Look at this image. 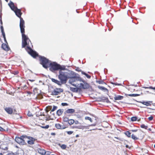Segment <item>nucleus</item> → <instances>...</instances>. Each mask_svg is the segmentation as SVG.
<instances>
[{
  "instance_id": "32",
  "label": "nucleus",
  "mask_w": 155,
  "mask_h": 155,
  "mask_svg": "<svg viewBox=\"0 0 155 155\" xmlns=\"http://www.w3.org/2000/svg\"><path fill=\"white\" fill-rule=\"evenodd\" d=\"M141 127L144 128L146 129H148V127L146 126H145L144 124H142L141 125Z\"/></svg>"
},
{
  "instance_id": "53",
  "label": "nucleus",
  "mask_w": 155,
  "mask_h": 155,
  "mask_svg": "<svg viewBox=\"0 0 155 155\" xmlns=\"http://www.w3.org/2000/svg\"><path fill=\"white\" fill-rule=\"evenodd\" d=\"M126 147H127V148H130L129 146L128 145H126Z\"/></svg>"
},
{
  "instance_id": "64",
  "label": "nucleus",
  "mask_w": 155,
  "mask_h": 155,
  "mask_svg": "<svg viewBox=\"0 0 155 155\" xmlns=\"http://www.w3.org/2000/svg\"><path fill=\"white\" fill-rule=\"evenodd\" d=\"M7 2H8V0H5Z\"/></svg>"
},
{
  "instance_id": "55",
  "label": "nucleus",
  "mask_w": 155,
  "mask_h": 155,
  "mask_svg": "<svg viewBox=\"0 0 155 155\" xmlns=\"http://www.w3.org/2000/svg\"><path fill=\"white\" fill-rule=\"evenodd\" d=\"M40 116H45V115H44V114H43V115H42V114H40Z\"/></svg>"
},
{
  "instance_id": "58",
  "label": "nucleus",
  "mask_w": 155,
  "mask_h": 155,
  "mask_svg": "<svg viewBox=\"0 0 155 155\" xmlns=\"http://www.w3.org/2000/svg\"><path fill=\"white\" fill-rule=\"evenodd\" d=\"M140 107H144V106H140Z\"/></svg>"
},
{
  "instance_id": "34",
  "label": "nucleus",
  "mask_w": 155,
  "mask_h": 155,
  "mask_svg": "<svg viewBox=\"0 0 155 155\" xmlns=\"http://www.w3.org/2000/svg\"><path fill=\"white\" fill-rule=\"evenodd\" d=\"M97 82L100 84H105L104 82L102 80L97 81Z\"/></svg>"
},
{
  "instance_id": "48",
  "label": "nucleus",
  "mask_w": 155,
  "mask_h": 155,
  "mask_svg": "<svg viewBox=\"0 0 155 155\" xmlns=\"http://www.w3.org/2000/svg\"><path fill=\"white\" fill-rule=\"evenodd\" d=\"M3 38H4V41L6 42V43L7 44H8L7 42V41H6V38H5V37H3Z\"/></svg>"
},
{
  "instance_id": "26",
  "label": "nucleus",
  "mask_w": 155,
  "mask_h": 155,
  "mask_svg": "<svg viewBox=\"0 0 155 155\" xmlns=\"http://www.w3.org/2000/svg\"><path fill=\"white\" fill-rule=\"evenodd\" d=\"M98 87L99 89H101L102 90H107V88H106L105 87H104L98 86Z\"/></svg>"
},
{
  "instance_id": "42",
  "label": "nucleus",
  "mask_w": 155,
  "mask_h": 155,
  "mask_svg": "<svg viewBox=\"0 0 155 155\" xmlns=\"http://www.w3.org/2000/svg\"><path fill=\"white\" fill-rule=\"evenodd\" d=\"M137 131V130H130V131L132 132H136Z\"/></svg>"
},
{
  "instance_id": "54",
  "label": "nucleus",
  "mask_w": 155,
  "mask_h": 155,
  "mask_svg": "<svg viewBox=\"0 0 155 155\" xmlns=\"http://www.w3.org/2000/svg\"><path fill=\"white\" fill-rule=\"evenodd\" d=\"M29 80L31 81H32V82L34 81H35L34 80Z\"/></svg>"
},
{
  "instance_id": "10",
  "label": "nucleus",
  "mask_w": 155,
  "mask_h": 155,
  "mask_svg": "<svg viewBox=\"0 0 155 155\" xmlns=\"http://www.w3.org/2000/svg\"><path fill=\"white\" fill-rule=\"evenodd\" d=\"M27 138L29 139V140L27 141L28 143L30 145L34 144L35 141L36 140L35 139L30 137H27Z\"/></svg>"
},
{
  "instance_id": "38",
  "label": "nucleus",
  "mask_w": 155,
  "mask_h": 155,
  "mask_svg": "<svg viewBox=\"0 0 155 155\" xmlns=\"http://www.w3.org/2000/svg\"><path fill=\"white\" fill-rule=\"evenodd\" d=\"M67 133L69 135L73 133V131H66Z\"/></svg>"
},
{
  "instance_id": "49",
  "label": "nucleus",
  "mask_w": 155,
  "mask_h": 155,
  "mask_svg": "<svg viewBox=\"0 0 155 155\" xmlns=\"http://www.w3.org/2000/svg\"><path fill=\"white\" fill-rule=\"evenodd\" d=\"M76 70L78 71L82 72V71L79 68H77V69H76Z\"/></svg>"
},
{
  "instance_id": "9",
  "label": "nucleus",
  "mask_w": 155,
  "mask_h": 155,
  "mask_svg": "<svg viewBox=\"0 0 155 155\" xmlns=\"http://www.w3.org/2000/svg\"><path fill=\"white\" fill-rule=\"evenodd\" d=\"M67 78H70L74 77L75 75H76V74L73 71H68L67 72Z\"/></svg>"
},
{
  "instance_id": "35",
  "label": "nucleus",
  "mask_w": 155,
  "mask_h": 155,
  "mask_svg": "<svg viewBox=\"0 0 155 155\" xmlns=\"http://www.w3.org/2000/svg\"><path fill=\"white\" fill-rule=\"evenodd\" d=\"M61 147L62 149H65L66 148V146L65 144H62Z\"/></svg>"
},
{
  "instance_id": "59",
  "label": "nucleus",
  "mask_w": 155,
  "mask_h": 155,
  "mask_svg": "<svg viewBox=\"0 0 155 155\" xmlns=\"http://www.w3.org/2000/svg\"><path fill=\"white\" fill-rule=\"evenodd\" d=\"M6 155H12V154L11 153H10V154H7Z\"/></svg>"
},
{
  "instance_id": "27",
  "label": "nucleus",
  "mask_w": 155,
  "mask_h": 155,
  "mask_svg": "<svg viewBox=\"0 0 155 155\" xmlns=\"http://www.w3.org/2000/svg\"><path fill=\"white\" fill-rule=\"evenodd\" d=\"M131 138L134 140H137L138 139V138L135 137L133 134H132L131 135Z\"/></svg>"
},
{
  "instance_id": "20",
  "label": "nucleus",
  "mask_w": 155,
  "mask_h": 155,
  "mask_svg": "<svg viewBox=\"0 0 155 155\" xmlns=\"http://www.w3.org/2000/svg\"><path fill=\"white\" fill-rule=\"evenodd\" d=\"M123 97L120 95H118L114 97V99L115 100H120L122 99Z\"/></svg>"
},
{
  "instance_id": "28",
  "label": "nucleus",
  "mask_w": 155,
  "mask_h": 155,
  "mask_svg": "<svg viewBox=\"0 0 155 155\" xmlns=\"http://www.w3.org/2000/svg\"><path fill=\"white\" fill-rule=\"evenodd\" d=\"M131 121H134L137 120V118L136 117H133L131 118Z\"/></svg>"
},
{
  "instance_id": "57",
  "label": "nucleus",
  "mask_w": 155,
  "mask_h": 155,
  "mask_svg": "<svg viewBox=\"0 0 155 155\" xmlns=\"http://www.w3.org/2000/svg\"><path fill=\"white\" fill-rule=\"evenodd\" d=\"M46 120H49V119L48 118H47L46 119Z\"/></svg>"
},
{
  "instance_id": "12",
  "label": "nucleus",
  "mask_w": 155,
  "mask_h": 155,
  "mask_svg": "<svg viewBox=\"0 0 155 155\" xmlns=\"http://www.w3.org/2000/svg\"><path fill=\"white\" fill-rule=\"evenodd\" d=\"M2 48L3 49L6 51H8L9 49V48L8 45V44H7L6 43H3L2 45Z\"/></svg>"
},
{
  "instance_id": "17",
  "label": "nucleus",
  "mask_w": 155,
  "mask_h": 155,
  "mask_svg": "<svg viewBox=\"0 0 155 155\" xmlns=\"http://www.w3.org/2000/svg\"><path fill=\"white\" fill-rule=\"evenodd\" d=\"M5 110L9 114H11L13 113L12 109L10 107L6 108H5Z\"/></svg>"
},
{
  "instance_id": "3",
  "label": "nucleus",
  "mask_w": 155,
  "mask_h": 155,
  "mask_svg": "<svg viewBox=\"0 0 155 155\" xmlns=\"http://www.w3.org/2000/svg\"><path fill=\"white\" fill-rule=\"evenodd\" d=\"M65 70H60L59 71V74L58 78L62 83H65L67 80V72H64ZM65 70H67L66 68Z\"/></svg>"
},
{
  "instance_id": "39",
  "label": "nucleus",
  "mask_w": 155,
  "mask_h": 155,
  "mask_svg": "<svg viewBox=\"0 0 155 155\" xmlns=\"http://www.w3.org/2000/svg\"><path fill=\"white\" fill-rule=\"evenodd\" d=\"M27 115L28 116H29V117H31V116H32V115L31 113L29 111Z\"/></svg>"
},
{
  "instance_id": "47",
  "label": "nucleus",
  "mask_w": 155,
  "mask_h": 155,
  "mask_svg": "<svg viewBox=\"0 0 155 155\" xmlns=\"http://www.w3.org/2000/svg\"><path fill=\"white\" fill-rule=\"evenodd\" d=\"M1 32L4 31V28H3V27L2 26H1Z\"/></svg>"
},
{
  "instance_id": "62",
  "label": "nucleus",
  "mask_w": 155,
  "mask_h": 155,
  "mask_svg": "<svg viewBox=\"0 0 155 155\" xmlns=\"http://www.w3.org/2000/svg\"><path fill=\"white\" fill-rule=\"evenodd\" d=\"M0 155H2V153H0Z\"/></svg>"
},
{
  "instance_id": "50",
  "label": "nucleus",
  "mask_w": 155,
  "mask_h": 155,
  "mask_svg": "<svg viewBox=\"0 0 155 155\" xmlns=\"http://www.w3.org/2000/svg\"><path fill=\"white\" fill-rule=\"evenodd\" d=\"M74 123H75V124H79V122H78V121L77 120H76V121H74Z\"/></svg>"
},
{
  "instance_id": "23",
  "label": "nucleus",
  "mask_w": 155,
  "mask_h": 155,
  "mask_svg": "<svg viewBox=\"0 0 155 155\" xmlns=\"http://www.w3.org/2000/svg\"><path fill=\"white\" fill-rule=\"evenodd\" d=\"M81 73L83 74H84V75H85L88 78H90L91 77V76L90 75H89L88 74H87L85 73L84 72V71H82L81 72Z\"/></svg>"
},
{
  "instance_id": "6",
  "label": "nucleus",
  "mask_w": 155,
  "mask_h": 155,
  "mask_svg": "<svg viewBox=\"0 0 155 155\" xmlns=\"http://www.w3.org/2000/svg\"><path fill=\"white\" fill-rule=\"evenodd\" d=\"M27 139V137L22 136L20 137H16L15 141L21 145H24L25 143V141Z\"/></svg>"
},
{
  "instance_id": "31",
  "label": "nucleus",
  "mask_w": 155,
  "mask_h": 155,
  "mask_svg": "<svg viewBox=\"0 0 155 155\" xmlns=\"http://www.w3.org/2000/svg\"><path fill=\"white\" fill-rule=\"evenodd\" d=\"M69 120L68 118L66 117H64L63 118V120L65 122H68Z\"/></svg>"
},
{
  "instance_id": "25",
  "label": "nucleus",
  "mask_w": 155,
  "mask_h": 155,
  "mask_svg": "<svg viewBox=\"0 0 155 155\" xmlns=\"http://www.w3.org/2000/svg\"><path fill=\"white\" fill-rule=\"evenodd\" d=\"M74 121L73 120H70L68 121V123L70 125H72L74 124Z\"/></svg>"
},
{
  "instance_id": "51",
  "label": "nucleus",
  "mask_w": 155,
  "mask_h": 155,
  "mask_svg": "<svg viewBox=\"0 0 155 155\" xmlns=\"http://www.w3.org/2000/svg\"><path fill=\"white\" fill-rule=\"evenodd\" d=\"M13 114H17V111L15 110H14V111L13 112Z\"/></svg>"
},
{
  "instance_id": "19",
  "label": "nucleus",
  "mask_w": 155,
  "mask_h": 155,
  "mask_svg": "<svg viewBox=\"0 0 155 155\" xmlns=\"http://www.w3.org/2000/svg\"><path fill=\"white\" fill-rule=\"evenodd\" d=\"M63 109H59L57 111V114L59 116H60L63 112Z\"/></svg>"
},
{
  "instance_id": "22",
  "label": "nucleus",
  "mask_w": 155,
  "mask_h": 155,
  "mask_svg": "<svg viewBox=\"0 0 155 155\" xmlns=\"http://www.w3.org/2000/svg\"><path fill=\"white\" fill-rule=\"evenodd\" d=\"M52 106H48L46 108V111L47 113H48L49 110H51Z\"/></svg>"
},
{
  "instance_id": "1",
  "label": "nucleus",
  "mask_w": 155,
  "mask_h": 155,
  "mask_svg": "<svg viewBox=\"0 0 155 155\" xmlns=\"http://www.w3.org/2000/svg\"><path fill=\"white\" fill-rule=\"evenodd\" d=\"M25 22L23 18H21L20 19V27L22 37V48H24L27 46L26 50L28 53L33 58H35L38 55L37 52L33 50L30 47L29 43L31 44V42L25 34Z\"/></svg>"
},
{
  "instance_id": "8",
  "label": "nucleus",
  "mask_w": 155,
  "mask_h": 155,
  "mask_svg": "<svg viewBox=\"0 0 155 155\" xmlns=\"http://www.w3.org/2000/svg\"><path fill=\"white\" fill-rule=\"evenodd\" d=\"M63 91V90L61 88H56L52 92V94L54 95H57L59 93L62 92Z\"/></svg>"
},
{
  "instance_id": "14",
  "label": "nucleus",
  "mask_w": 155,
  "mask_h": 155,
  "mask_svg": "<svg viewBox=\"0 0 155 155\" xmlns=\"http://www.w3.org/2000/svg\"><path fill=\"white\" fill-rule=\"evenodd\" d=\"M75 110L74 109H69L67 110L65 112V113L72 114L75 112Z\"/></svg>"
},
{
  "instance_id": "29",
  "label": "nucleus",
  "mask_w": 155,
  "mask_h": 155,
  "mask_svg": "<svg viewBox=\"0 0 155 155\" xmlns=\"http://www.w3.org/2000/svg\"><path fill=\"white\" fill-rule=\"evenodd\" d=\"M128 95L130 96L131 97H137L139 95V94H129Z\"/></svg>"
},
{
  "instance_id": "24",
  "label": "nucleus",
  "mask_w": 155,
  "mask_h": 155,
  "mask_svg": "<svg viewBox=\"0 0 155 155\" xmlns=\"http://www.w3.org/2000/svg\"><path fill=\"white\" fill-rule=\"evenodd\" d=\"M125 134L128 137H130L131 136V133L129 131H127L125 133Z\"/></svg>"
},
{
  "instance_id": "40",
  "label": "nucleus",
  "mask_w": 155,
  "mask_h": 155,
  "mask_svg": "<svg viewBox=\"0 0 155 155\" xmlns=\"http://www.w3.org/2000/svg\"><path fill=\"white\" fill-rule=\"evenodd\" d=\"M115 139H118V140H120V138L117 137H114V139H113V140L115 141H117L116 140H115Z\"/></svg>"
},
{
  "instance_id": "7",
  "label": "nucleus",
  "mask_w": 155,
  "mask_h": 155,
  "mask_svg": "<svg viewBox=\"0 0 155 155\" xmlns=\"http://www.w3.org/2000/svg\"><path fill=\"white\" fill-rule=\"evenodd\" d=\"M81 81H82L83 84L80 83L78 87H79L80 88L84 89H87L89 88V85L88 84L82 80Z\"/></svg>"
},
{
  "instance_id": "36",
  "label": "nucleus",
  "mask_w": 155,
  "mask_h": 155,
  "mask_svg": "<svg viewBox=\"0 0 155 155\" xmlns=\"http://www.w3.org/2000/svg\"><path fill=\"white\" fill-rule=\"evenodd\" d=\"M49 127V126L48 125H47L45 126H41V128L45 129H48V128Z\"/></svg>"
},
{
  "instance_id": "33",
  "label": "nucleus",
  "mask_w": 155,
  "mask_h": 155,
  "mask_svg": "<svg viewBox=\"0 0 155 155\" xmlns=\"http://www.w3.org/2000/svg\"><path fill=\"white\" fill-rule=\"evenodd\" d=\"M85 119L87 120H90L91 122H92V120L91 118L88 117H85Z\"/></svg>"
},
{
  "instance_id": "37",
  "label": "nucleus",
  "mask_w": 155,
  "mask_h": 155,
  "mask_svg": "<svg viewBox=\"0 0 155 155\" xmlns=\"http://www.w3.org/2000/svg\"><path fill=\"white\" fill-rule=\"evenodd\" d=\"M51 152L49 151H46L45 155H50L51 153Z\"/></svg>"
},
{
  "instance_id": "46",
  "label": "nucleus",
  "mask_w": 155,
  "mask_h": 155,
  "mask_svg": "<svg viewBox=\"0 0 155 155\" xmlns=\"http://www.w3.org/2000/svg\"><path fill=\"white\" fill-rule=\"evenodd\" d=\"M145 88H149L150 89H153V90H155V87H145Z\"/></svg>"
},
{
  "instance_id": "4",
  "label": "nucleus",
  "mask_w": 155,
  "mask_h": 155,
  "mask_svg": "<svg viewBox=\"0 0 155 155\" xmlns=\"http://www.w3.org/2000/svg\"><path fill=\"white\" fill-rule=\"evenodd\" d=\"M40 58V63L43 67L45 69L48 68L51 61L44 57L41 56Z\"/></svg>"
},
{
  "instance_id": "11",
  "label": "nucleus",
  "mask_w": 155,
  "mask_h": 155,
  "mask_svg": "<svg viewBox=\"0 0 155 155\" xmlns=\"http://www.w3.org/2000/svg\"><path fill=\"white\" fill-rule=\"evenodd\" d=\"M13 11L15 12L16 15L20 19V18H21V16L22 14L21 10L18 9L17 8H16V9Z\"/></svg>"
},
{
  "instance_id": "21",
  "label": "nucleus",
  "mask_w": 155,
  "mask_h": 155,
  "mask_svg": "<svg viewBox=\"0 0 155 155\" xmlns=\"http://www.w3.org/2000/svg\"><path fill=\"white\" fill-rule=\"evenodd\" d=\"M151 101H148V102H140V103H142L143 104L147 106H149L151 104L150 103L151 102Z\"/></svg>"
},
{
  "instance_id": "56",
  "label": "nucleus",
  "mask_w": 155,
  "mask_h": 155,
  "mask_svg": "<svg viewBox=\"0 0 155 155\" xmlns=\"http://www.w3.org/2000/svg\"><path fill=\"white\" fill-rule=\"evenodd\" d=\"M79 137V135H78V134H77V135L76 136V137Z\"/></svg>"
},
{
  "instance_id": "43",
  "label": "nucleus",
  "mask_w": 155,
  "mask_h": 155,
  "mask_svg": "<svg viewBox=\"0 0 155 155\" xmlns=\"http://www.w3.org/2000/svg\"><path fill=\"white\" fill-rule=\"evenodd\" d=\"M153 117L152 116H150L148 117V119L150 120H153Z\"/></svg>"
},
{
  "instance_id": "41",
  "label": "nucleus",
  "mask_w": 155,
  "mask_h": 155,
  "mask_svg": "<svg viewBox=\"0 0 155 155\" xmlns=\"http://www.w3.org/2000/svg\"><path fill=\"white\" fill-rule=\"evenodd\" d=\"M61 105L62 106H67L68 105V104L66 103H61Z\"/></svg>"
},
{
  "instance_id": "30",
  "label": "nucleus",
  "mask_w": 155,
  "mask_h": 155,
  "mask_svg": "<svg viewBox=\"0 0 155 155\" xmlns=\"http://www.w3.org/2000/svg\"><path fill=\"white\" fill-rule=\"evenodd\" d=\"M57 107L55 106H53V108L51 110V112H53L57 109Z\"/></svg>"
},
{
  "instance_id": "18",
  "label": "nucleus",
  "mask_w": 155,
  "mask_h": 155,
  "mask_svg": "<svg viewBox=\"0 0 155 155\" xmlns=\"http://www.w3.org/2000/svg\"><path fill=\"white\" fill-rule=\"evenodd\" d=\"M51 81L52 82L57 84H58L59 85H61V84L63 83H62L61 81L60 82V81L57 80H55V79L54 78H52L51 79Z\"/></svg>"
},
{
  "instance_id": "2",
  "label": "nucleus",
  "mask_w": 155,
  "mask_h": 155,
  "mask_svg": "<svg viewBox=\"0 0 155 155\" xmlns=\"http://www.w3.org/2000/svg\"><path fill=\"white\" fill-rule=\"evenodd\" d=\"M66 67L64 65L61 66L55 62L51 61L48 68L49 70L52 72H54L59 70H65Z\"/></svg>"
},
{
  "instance_id": "61",
  "label": "nucleus",
  "mask_w": 155,
  "mask_h": 155,
  "mask_svg": "<svg viewBox=\"0 0 155 155\" xmlns=\"http://www.w3.org/2000/svg\"><path fill=\"white\" fill-rule=\"evenodd\" d=\"M115 84L116 85H120V84Z\"/></svg>"
},
{
  "instance_id": "52",
  "label": "nucleus",
  "mask_w": 155,
  "mask_h": 155,
  "mask_svg": "<svg viewBox=\"0 0 155 155\" xmlns=\"http://www.w3.org/2000/svg\"><path fill=\"white\" fill-rule=\"evenodd\" d=\"M0 22H1V25L2 24V18L0 19Z\"/></svg>"
},
{
  "instance_id": "45",
  "label": "nucleus",
  "mask_w": 155,
  "mask_h": 155,
  "mask_svg": "<svg viewBox=\"0 0 155 155\" xmlns=\"http://www.w3.org/2000/svg\"><path fill=\"white\" fill-rule=\"evenodd\" d=\"M0 130L1 131H5V130L3 128L0 127Z\"/></svg>"
},
{
  "instance_id": "15",
  "label": "nucleus",
  "mask_w": 155,
  "mask_h": 155,
  "mask_svg": "<svg viewBox=\"0 0 155 155\" xmlns=\"http://www.w3.org/2000/svg\"><path fill=\"white\" fill-rule=\"evenodd\" d=\"M55 127L58 129H64L66 127L63 125H61L59 124H55Z\"/></svg>"
},
{
  "instance_id": "60",
  "label": "nucleus",
  "mask_w": 155,
  "mask_h": 155,
  "mask_svg": "<svg viewBox=\"0 0 155 155\" xmlns=\"http://www.w3.org/2000/svg\"><path fill=\"white\" fill-rule=\"evenodd\" d=\"M148 130H151V129H150V128H149V129H148Z\"/></svg>"
},
{
  "instance_id": "13",
  "label": "nucleus",
  "mask_w": 155,
  "mask_h": 155,
  "mask_svg": "<svg viewBox=\"0 0 155 155\" xmlns=\"http://www.w3.org/2000/svg\"><path fill=\"white\" fill-rule=\"evenodd\" d=\"M8 5L13 11L16 9V8H17L15 6L14 3L11 1H10V3L8 4Z\"/></svg>"
},
{
  "instance_id": "5",
  "label": "nucleus",
  "mask_w": 155,
  "mask_h": 155,
  "mask_svg": "<svg viewBox=\"0 0 155 155\" xmlns=\"http://www.w3.org/2000/svg\"><path fill=\"white\" fill-rule=\"evenodd\" d=\"M81 78L77 76L76 75L74 77H72L69 80V82L73 86L77 87L78 86L79 84H78L77 83L76 84H73V83L74 82H76L78 81L81 82Z\"/></svg>"
},
{
  "instance_id": "16",
  "label": "nucleus",
  "mask_w": 155,
  "mask_h": 155,
  "mask_svg": "<svg viewBox=\"0 0 155 155\" xmlns=\"http://www.w3.org/2000/svg\"><path fill=\"white\" fill-rule=\"evenodd\" d=\"M38 150L39 153L42 155H45L46 153V150L38 148Z\"/></svg>"
},
{
  "instance_id": "44",
  "label": "nucleus",
  "mask_w": 155,
  "mask_h": 155,
  "mask_svg": "<svg viewBox=\"0 0 155 155\" xmlns=\"http://www.w3.org/2000/svg\"><path fill=\"white\" fill-rule=\"evenodd\" d=\"M2 35L3 36V37H5V33L4 31L2 32Z\"/></svg>"
},
{
  "instance_id": "63",
  "label": "nucleus",
  "mask_w": 155,
  "mask_h": 155,
  "mask_svg": "<svg viewBox=\"0 0 155 155\" xmlns=\"http://www.w3.org/2000/svg\"><path fill=\"white\" fill-rule=\"evenodd\" d=\"M154 148H155V144L154 145Z\"/></svg>"
}]
</instances>
